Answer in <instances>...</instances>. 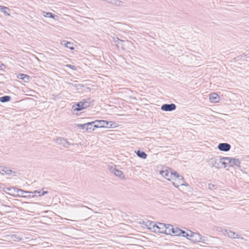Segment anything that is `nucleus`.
Here are the masks:
<instances>
[{"instance_id":"4be33fe9","label":"nucleus","mask_w":249,"mask_h":249,"mask_svg":"<svg viewBox=\"0 0 249 249\" xmlns=\"http://www.w3.org/2000/svg\"><path fill=\"white\" fill-rule=\"evenodd\" d=\"M9 11L10 9L4 6L0 5V11L3 13L5 15L9 16L10 15L9 13Z\"/></svg>"},{"instance_id":"473e14b6","label":"nucleus","mask_w":249,"mask_h":249,"mask_svg":"<svg viewBox=\"0 0 249 249\" xmlns=\"http://www.w3.org/2000/svg\"><path fill=\"white\" fill-rule=\"evenodd\" d=\"M94 124H92V125L89 126V127H91L90 129H89V131H93L95 130L96 127H93Z\"/></svg>"},{"instance_id":"a211bd4d","label":"nucleus","mask_w":249,"mask_h":249,"mask_svg":"<svg viewBox=\"0 0 249 249\" xmlns=\"http://www.w3.org/2000/svg\"><path fill=\"white\" fill-rule=\"evenodd\" d=\"M18 78L23 80L25 82H28L30 80V76L23 73H19L18 75Z\"/></svg>"},{"instance_id":"f03ea898","label":"nucleus","mask_w":249,"mask_h":249,"mask_svg":"<svg viewBox=\"0 0 249 249\" xmlns=\"http://www.w3.org/2000/svg\"><path fill=\"white\" fill-rule=\"evenodd\" d=\"M150 227L149 229L152 230L153 231L158 233H164V230L166 229V224L162 223L151 222L150 224Z\"/></svg>"},{"instance_id":"5701e85b","label":"nucleus","mask_w":249,"mask_h":249,"mask_svg":"<svg viewBox=\"0 0 249 249\" xmlns=\"http://www.w3.org/2000/svg\"><path fill=\"white\" fill-rule=\"evenodd\" d=\"M107 1L116 6H121L123 2L120 0H107Z\"/></svg>"},{"instance_id":"f3484780","label":"nucleus","mask_w":249,"mask_h":249,"mask_svg":"<svg viewBox=\"0 0 249 249\" xmlns=\"http://www.w3.org/2000/svg\"><path fill=\"white\" fill-rule=\"evenodd\" d=\"M228 157H219V162H220V169L222 168H226L227 167L228 164H229L228 160H227Z\"/></svg>"},{"instance_id":"6e6552de","label":"nucleus","mask_w":249,"mask_h":249,"mask_svg":"<svg viewBox=\"0 0 249 249\" xmlns=\"http://www.w3.org/2000/svg\"><path fill=\"white\" fill-rule=\"evenodd\" d=\"M222 232L225 235H227L229 238H237L242 240L244 239V238L240 235L231 230H224V231H222Z\"/></svg>"},{"instance_id":"c9c22d12","label":"nucleus","mask_w":249,"mask_h":249,"mask_svg":"<svg viewBox=\"0 0 249 249\" xmlns=\"http://www.w3.org/2000/svg\"><path fill=\"white\" fill-rule=\"evenodd\" d=\"M1 173H2L1 170H0V174H1Z\"/></svg>"},{"instance_id":"bb28decb","label":"nucleus","mask_w":249,"mask_h":249,"mask_svg":"<svg viewBox=\"0 0 249 249\" xmlns=\"http://www.w3.org/2000/svg\"><path fill=\"white\" fill-rule=\"evenodd\" d=\"M42 14H43V16L46 18H50L54 19L55 17H56L55 16L53 15L52 13H51L50 12H46L45 11H43Z\"/></svg>"},{"instance_id":"39448f33","label":"nucleus","mask_w":249,"mask_h":249,"mask_svg":"<svg viewBox=\"0 0 249 249\" xmlns=\"http://www.w3.org/2000/svg\"><path fill=\"white\" fill-rule=\"evenodd\" d=\"M175 173H176V172L167 169L162 170L160 172L163 178L170 181H172Z\"/></svg>"},{"instance_id":"9b49d317","label":"nucleus","mask_w":249,"mask_h":249,"mask_svg":"<svg viewBox=\"0 0 249 249\" xmlns=\"http://www.w3.org/2000/svg\"><path fill=\"white\" fill-rule=\"evenodd\" d=\"M109 171L117 177H118L121 178H124V175L123 172L118 169H116L115 167L111 166L109 168Z\"/></svg>"},{"instance_id":"c756f323","label":"nucleus","mask_w":249,"mask_h":249,"mask_svg":"<svg viewBox=\"0 0 249 249\" xmlns=\"http://www.w3.org/2000/svg\"><path fill=\"white\" fill-rule=\"evenodd\" d=\"M190 232H193V231H189L188 233L187 234V235H186V236L185 237L187 239L190 240V238L191 237V236H192V234L190 233Z\"/></svg>"},{"instance_id":"6ab92c4d","label":"nucleus","mask_w":249,"mask_h":249,"mask_svg":"<svg viewBox=\"0 0 249 249\" xmlns=\"http://www.w3.org/2000/svg\"><path fill=\"white\" fill-rule=\"evenodd\" d=\"M92 125L91 122L85 123L84 124H78L77 126L83 129H86L87 131H89V129H90L89 126Z\"/></svg>"},{"instance_id":"393cba45","label":"nucleus","mask_w":249,"mask_h":249,"mask_svg":"<svg viewBox=\"0 0 249 249\" xmlns=\"http://www.w3.org/2000/svg\"><path fill=\"white\" fill-rule=\"evenodd\" d=\"M30 193L29 194H35V196L36 194H38L39 196H43L45 195V194H47L48 192L47 191H35L34 192L29 191Z\"/></svg>"},{"instance_id":"f257e3e1","label":"nucleus","mask_w":249,"mask_h":249,"mask_svg":"<svg viewBox=\"0 0 249 249\" xmlns=\"http://www.w3.org/2000/svg\"><path fill=\"white\" fill-rule=\"evenodd\" d=\"M4 191L9 195L15 197H34V196L29 195L26 196L24 195V194L30 193L29 191H24L15 187H5L4 188Z\"/></svg>"},{"instance_id":"4468645a","label":"nucleus","mask_w":249,"mask_h":249,"mask_svg":"<svg viewBox=\"0 0 249 249\" xmlns=\"http://www.w3.org/2000/svg\"><path fill=\"white\" fill-rule=\"evenodd\" d=\"M231 146L228 143H220L218 145L219 150L222 151L227 152L231 149Z\"/></svg>"},{"instance_id":"c85d7f7f","label":"nucleus","mask_w":249,"mask_h":249,"mask_svg":"<svg viewBox=\"0 0 249 249\" xmlns=\"http://www.w3.org/2000/svg\"><path fill=\"white\" fill-rule=\"evenodd\" d=\"M113 41L116 44V45H118V44H119L120 42H123L124 41L120 39L118 37H113Z\"/></svg>"},{"instance_id":"20e7f679","label":"nucleus","mask_w":249,"mask_h":249,"mask_svg":"<svg viewBox=\"0 0 249 249\" xmlns=\"http://www.w3.org/2000/svg\"><path fill=\"white\" fill-rule=\"evenodd\" d=\"M89 105L90 102L89 100H83L75 105H73L72 109L74 111H80L88 107Z\"/></svg>"},{"instance_id":"423d86ee","label":"nucleus","mask_w":249,"mask_h":249,"mask_svg":"<svg viewBox=\"0 0 249 249\" xmlns=\"http://www.w3.org/2000/svg\"><path fill=\"white\" fill-rule=\"evenodd\" d=\"M190 233L192 234L190 241L195 243H205L206 240L205 239V237H203L199 233L194 232H190Z\"/></svg>"},{"instance_id":"aec40b11","label":"nucleus","mask_w":249,"mask_h":249,"mask_svg":"<svg viewBox=\"0 0 249 249\" xmlns=\"http://www.w3.org/2000/svg\"><path fill=\"white\" fill-rule=\"evenodd\" d=\"M165 229L164 230V233L166 234L172 235V229L173 226L170 224H166Z\"/></svg>"},{"instance_id":"2f4dec72","label":"nucleus","mask_w":249,"mask_h":249,"mask_svg":"<svg viewBox=\"0 0 249 249\" xmlns=\"http://www.w3.org/2000/svg\"><path fill=\"white\" fill-rule=\"evenodd\" d=\"M188 233V231L186 232L183 231H182V232L180 235H181L183 237H185L186 235Z\"/></svg>"},{"instance_id":"a878e982","label":"nucleus","mask_w":249,"mask_h":249,"mask_svg":"<svg viewBox=\"0 0 249 249\" xmlns=\"http://www.w3.org/2000/svg\"><path fill=\"white\" fill-rule=\"evenodd\" d=\"M137 155L138 157L143 159H146L147 158V155L144 152H143V151H141L140 150H138L137 152Z\"/></svg>"},{"instance_id":"ddd939ff","label":"nucleus","mask_w":249,"mask_h":249,"mask_svg":"<svg viewBox=\"0 0 249 249\" xmlns=\"http://www.w3.org/2000/svg\"><path fill=\"white\" fill-rule=\"evenodd\" d=\"M176 108V106L174 104H163L161 107V109L165 111H171Z\"/></svg>"},{"instance_id":"7c9ffc66","label":"nucleus","mask_w":249,"mask_h":249,"mask_svg":"<svg viewBox=\"0 0 249 249\" xmlns=\"http://www.w3.org/2000/svg\"><path fill=\"white\" fill-rule=\"evenodd\" d=\"M66 66L67 67H68V68H69L73 70H76V67L74 65H70V64H68Z\"/></svg>"},{"instance_id":"dca6fc26","label":"nucleus","mask_w":249,"mask_h":249,"mask_svg":"<svg viewBox=\"0 0 249 249\" xmlns=\"http://www.w3.org/2000/svg\"><path fill=\"white\" fill-rule=\"evenodd\" d=\"M60 44L71 50H74L73 44L71 42L67 41L65 40H62L60 41Z\"/></svg>"},{"instance_id":"72a5a7b5","label":"nucleus","mask_w":249,"mask_h":249,"mask_svg":"<svg viewBox=\"0 0 249 249\" xmlns=\"http://www.w3.org/2000/svg\"><path fill=\"white\" fill-rule=\"evenodd\" d=\"M208 186H209V189H212L214 187V185L212 184H209Z\"/></svg>"},{"instance_id":"9d476101","label":"nucleus","mask_w":249,"mask_h":249,"mask_svg":"<svg viewBox=\"0 0 249 249\" xmlns=\"http://www.w3.org/2000/svg\"><path fill=\"white\" fill-rule=\"evenodd\" d=\"M53 141L55 143L65 147H67L70 145L67 139L59 137L54 139Z\"/></svg>"},{"instance_id":"2eb2a0df","label":"nucleus","mask_w":249,"mask_h":249,"mask_svg":"<svg viewBox=\"0 0 249 249\" xmlns=\"http://www.w3.org/2000/svg\"><path fill=\"white\" fill-rule=\"evenodd\" d=\"M209 99L212 103H218L220 99V97L216 93H213L209 95Z\"/></svg>"},{"instance_id":"412c9836","label":"nucleus","mask_w":249,"mask_h":249,"mask_svg":"<svg viewBox=\"0 0 249 249\" xmlns=\"http://www.w3.org/2000/svg\"><path fill=\"white\" fill-rule=\"evenodd\" d=\"M182 232V230L177 227H173L172 229V235L179 236L180 235Z\"/></svg>"},{"instance_id":"b1692460","label":"nucleus","mask_w":249,"mask_h":249,"mask_svg":"<svg viewBox=\"0 0 249 249\" xmlns=\"http://www.w3.org/2000/svg\"><path fill=\"white\" fill-rule=\"evenodd\" d=\"M1 175L3 176L4 175H10L13 172L12 170L9 169L7 167H3L1 169Z\"/></svg>"},{"instance_id":"cd10ccee","label":"nucleus","mask_w":249,"mask_h":249,"mask_svg":"<svg viewBox=\"0 0 249 249\" xmlns=\"http://www.w3.org/2000/svg\"><path fill=\"white\" fill-rule=\"evenodd\" d=\"M11 97L9 96H4L0 97V102L2 103L7 102L10 100Z\"/></svg>"},{"instance_id":"f8f14e48","label":"nucleus","mask_w":249,"mask_h":249,"mask_svg":"<svg viewBox=\"0 0 249 249\" xmlns=\"http://www.w3.org/2000/svg\"><path fill=\"white\" fill-rule=\"evenodd\" d=\"M227 160H228L229 164H230V166L233 167L235 166L236 167H240L241 162L238 159L232 157H228Z\"/></svg>"},{"instance_id":"f704fd0d","label":"nucleus","mask_w":249,"mask_h":249,"mask_svg":"<svg viewBox=\"0 0 249 249\" xmlns=\"http://www.w3.org/2000/svg\"><path fill=\"white\" fill-rule=\"evenodd\" d=\"M24 196H28L29 195H31V196H34V197L35 196V195L34 194H24Z\"/></svg>"},{"instance_id":"1a4fd4ad","label":"nucleus","mask_w":249,"mask_h":249,"mask_svg":"<svg viewBox=\"0 0 249 249\" xmlns=\"http://www.w3.org/2000/svg\"><path fill=\"white\" fill-rule=\"evenodd\" d=\"M209 165L212 167H214L216 169H220L219 157H215L211 158L208 160Z\"/></svg>"},{"instance_id":"7ed1b4c3","label":"nucleus","mask_w":249,"mask_h":249,"mask_svg":"<svg viewBox=\"0 0 249 249\" xmlns=\"http://www.w3.org/2000/svg\"><path fill=\"white\" fill-rule=\"evenodd\" d=\"M172 178L171 181L172 182L173 185L176 187L182 185L187 186V185L184 183L183 178L181 176L179 175L177 172L174 173Z\"/></svg>"},{"instance_id":"0eeeda50","label":"nucleus","mask_w":249,"mask_h":249,"mask_svg":"<svg viewBox=\"0 0 249 249\" xmlns=\"http://www.w3.org/2000/svg\"><path fill=\"white\" fill-rule=\"evenodd\" d=\"M92 124H94L93 127H108V124L112 123L111 122H107L105 120H95V121L91 122Z\"/></svg>"}]
</instances>
